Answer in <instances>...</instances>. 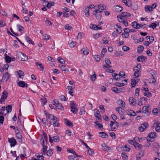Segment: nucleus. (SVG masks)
Returning a JSON list of instances; mask_svg holds the SVG:
<instances>
[{"instance_id": "nucleus-23", "label": "nucleus", "mask_w": 160, "mask_h": 160, "mask_svg": "<svg viewBox=\"0 0 160 160\" xmlns=\"http://www.w3.org/2000/svg\"><path fill=\"white\" fill-rule=\"evenodd\" d=\"M154 125L155 126V130L157 132H160V122H156L154 124Z\"/></svg>"}, {"instance_id": "nucleus-7", "label": "nucleus", "mask_w": 160, "mask_h": 160, "mask_svg": "<svg viewBox=\"0 0 160 160\" xmlns=\"http://www.w3.org/2000/svg\"><path fill=\"white\" fill-rule=\"evenodd\" d=\"M113 10L116 12H119L122 11L123 9L122 7L119 5H115L112 8Z\"/></svg>"}, {"instance_id": "nucleus-33", "label": "nucleus", "mask_w": 160, "mask_h": 160, "mask_svg": "<svg viewBox=\"0 0 160 160\" xmlns=\"http://www.w3.org/2000/svg\"><path fill=\"white\" fill-rule=\"evenodd\" d=\"M116 25L117 28H116V31L119 34L121 33L122 31V28H121V27L118 24H116Z\"/></svg>"}, {"instance_id": "nucleus-1", "label": "nucleus", "mask_w": 160, "mask_h": 160, "mask_svg": "<svg viewBox=\"0 0 160 160\" xmlns=\"http://www.w3.org/2000/svg\"><path fill=\"white\" fill-rule=\"evenodd\" d=\"M121 15L117 16V18L118 21L122 23L125 26H127L128 25V23L126 18H128L131 16L130 13L127 12H122L121 13Z\"/></svg>"}, {"instance_id": "nucleus-59", "label": "nucleus", "mask_w": 160, "mask_h": 160, "mask_svg": "<svg viewBox=\"0 0 160 160\" xmlns=\"http://www.w3.org/2000/svg\"><path fill=\"white\" fill-rule=\"evenodd\" d=\"M46 23L49 25H52V23L50 22L48 18H46V20L45 21Z\"/></svg>"}, {"instance_id": "nucleus-61", "label": "nucleus", "mask_w": 160, "mask_h": 160, "mask_svg": "<svg viewBox=\"0 0 160 160\" xmlns=\"http://www.w3.org/2000/svg\"><path fill=\"white\" fill-rule=\"evenodd\" d=\"M65 28L68 30H70L72 29V27L69 24H67L65 26Z\"/></svg>"}, {"instance_id": "nucleus-45", "label": "nucleus", "mask_w": 160, "mask_h": 160, "mask_svg": "<svg viewBox=\"0 0 160 160\" xmlns=\"http://www.w3.org/2000/svg\"><path fill=\"white\" fill-rule=\"evenodd\" d=\"M43 39L46 41L49 40L50 38V36L47 34L43 35Z\"/></svg>"}, {"instance_id": "nucleus-9", "label": "nucleus", "mask_w": 160, "mask_h": 160, "mask_svg": "<svg viewBox=\"0 0 160 160\" xmlns=\"http://www.w3.org/2000/svg\"><path fill=\"white\" fill-rule=\"evenodd\" d=\"M101 12V11L95 10L93 12V14L97 18L100 19L102 17Z\"/></svg>"}, {"instance_id": "nucleus-4", "label": "nucleus", "mask_w": 160, "mask_h": 160, "mask_svg": "<svg viewBox=\"0 0 160 160\" xmlns=\"http://www.w3.org/2000/svg\"><path fill=\"white\" fill-rule=\"evenodd\" d=\"M156 137V133L155 132H150L148 136L147 137V140L148 142H151L154 140V138Z\"/></svg>"}, {"instance_id": "nucleus-34", "label": "nucleus", "mask_w": 160, "mask_h": 160, "mask_svg": "<svg viewBox=\"0 0 160 160\" xmlns=\"http://www.w3.org/2000/svg\"><path fill=\"white\" fill-rule=\"evenodd\" d=\"M129 101L131 104L134 105L135 103V102L136 101V100L134 98L131 97L129 98Z\"/></svg>"}, {"instance_id": "nucleus-42", "label": "nucleus", "mask_w": 160, "mask_h": 160, "mask_svg": "<svg viewBox=\"0 0 160 160\" xmlns=\"http://www.w3.org/2000/svg\"><path fill=\"white\" fill-rule=\"evenodd\" d=\"M12 106L11 105H8L6 107V110L7 113H9L12 111Z\"/></svg>"}, {"instance_id": "nucleus-25", "label": "nucleus", "mask_w": 160, "mask_h": 160, "mask_svg": "<svg viewBox=\"0 0 160 160\" xmlns=\"http://www.w3.org/2000/svg\"><path fill=\"white\" fill-rule=\"evenodd\" d=\"M145 11L146 12H149L150 13L152 12L153 10H152V8L151 6L149 5H146L145 7Z\"/></svg>"}, {"instance_id": "nucleus-3", "label": "nucleus", "mask_w": 160, "mask_h": 160, "mask_svg": "<svg viewBox=\"0 0 160 160\" xmlns=\"http://www.w3.org/2000/svg\"><path fill=\"white\" fill-rule=\"evenodd\" d=\"M53 118L50 120V121L51 124H52L54 127H58L59 126L58 120L56 117H53Z\"/></svg>"}, {"instance_id": "nucleus-64", "label": "nucleus", "mask_w": 160, "mask_h": 160, "mask_svg": "<svg viewBox=\"0 0 160 160\" xmlns=\"http://www.w3.org/2000/svg\"><path fill=\"white\" fill-rule=\"evenodd\" d=\"M122 49L124 51L126 52L129 50V48L126 46H124L122 47Z\"/></svg>"}, {"instance_id": "nucleus-41", "label": "nucleus", "mask_w": 160, "mask_h": 160, "mask_svg": "<svg viewBox=\"0 0 160 160\" xmlns=\"http://www.w3.org/2000/svg\"><path fill=\"white\" fill-rule=\"evenodd\" d=\"M17 27L18 28V31L20 32H22L24 31L23 29V28L19 24H17Z\"/></svg>"}, {"instance_id": "nucleus-6", "label": "nucleus", "mask_w": 160, "mask_h": 160, "mask_svg": "<svg viewBox=\"0 0 160 160\" xmlns=\"http://www.w3.org/2000/svg\"><path fill=\"white\" fill-rule=\"evenodd\" d=\"M8 93L6 91H4L2 93L1 98L0 99V103H2L4 102L5 99L7 97Z\"/></svg>"}, {"instance_id": "nucleus-32", "label": "nucleus", "mask_w": 160, "mask_h": 160, "mask_svg": "<svg viewBox=\"0 0 160 160\" xmlns=\"http://www.w3.org/2000/svg\"><path fill=\"white\" fill-rule=\"evenodd\" d=\"M83 54L85 55H87L89 53V50L87 47L83 48L82 50Z\"/></svg>"}, {"instance_id": "nucleus-17", "label": "nucleus", "mask_w": 160, "mask_h": 160, "mask_svg": "<svg viewBox=\"0 0 160 160\" xmlns=\"http://www.w3.org/2000/svg\"><path fill=\"white\" fill-rule=\"evenodd\" d=\"M90 28L95 30H98L101 29L102 28L101 26H100V27H98V26L93 24H90Z\"/></svg>"}, {"instance_id": "nucleus-51", "label": "nucleus", "mask_w": 160, "mask_h": 160, "mask_svg": "<svg viewBox=\"0 0 160 160\" xmlns=\"http://www.w3.org/2000/svg\"><path fill=\"white\" fill-rule=\"evenodd\" d=\"M127 114L128 115L130 116H134L136 115L135 112L132 110H130V111L128 112Z\"/></svg>"}, {"instance_id": "nucleus-36", "label": "nucleus", "mask_w": 160, "mask_h": 160, "mask_svg": "<svg viewBox=\"0 0 160 160\" xmlns=\"http://www.w3.org/2000/svg\"><path fill=\"white\" fill-rule=\"evenodd\" d=\"M144 49V47L143 46L139 45L137 48V52L138 53H141L142 52Z\"/></svg>"}, {"instance_id": "nucleus-14", "label": "nucleus", "mask_w": 160, "mask_h": 160, "mask_svg": "<svg viewBox=\"0 0 160 160\" xmlns=\"http://www.w3.org/2000/svg\"><path fill=\"white\" fill-rule=\"evenodd\" d=\"M10 77L9 73L8 72H6L3 75L2 80L5 82L7 81Z\"/></svg>"}, {"instance_id": "nucleus-13", "label": "nucleus", "mask_w": 160, "mask_h": 160, "mask_svg": "<svg viewBox=\"0 0 160 160\" xmlns=\"http://www.w3.org/2000/svg\"><path fill=\"white\" fill-rule=\"evenodd\" d=\"M8 141L10 143L11 147H14L17 144V141L13 138H9Z\"/></svg>"}, {"instance_id": "nucleus-27", "label": "nucleus", "mask_w": 160, "mask_h": 160, "mask_svg": "<svg viewBox=\"0 0 160 160\" xmlns=\"http://www.w3.org/2000/svg\"><path fill=\"white\" fill-rule=\"evenodd\" d=\"M25 39L27 41L29 44H32L33 45H34V42L31 40V38L28 36L26 35L25 36Z\"/></svg>"}, {"instance_id": "nucleus-18", "label": "nucleus", "mask_w": 160, "mask_h": 160, "mask_svg": "<svg viewBox=\"0 0 160 160\" xmlns=\"http://www.w3.org/2000/svg\"><path fill=\"white\" fill-rule=\"evenodd\" d=\"M148 72L149 73L150 76H152L153 77H156L157 76V72L153 70H151Z\"/></svg>"}, {"instance_id": "nucleus-10", "label": "nucleus", "mask_w": 160, "mask_h": 160, "mask_svg": "<svg viewBox=\"0 0 160 160\" xmlns=\"http://www.w3.org/2000/svg\"><path fill=\"white\" fill-rule=\"evenodd\" d=\"M148 126V123L146 122H144L142 123L141 126L139 127L138 129L141 132H143L147 128Z\"/></svg>"}, {"instance_id": "nucleus-29", "label": "nucleus", "mask_w": 160, "mask_h": 160, "mask_svg": "<svg viewBox=\"0 0 160 160\" xmlns=\"http://www.w3.org/2000/svg\"><path fill=\"white\" fill-rule=\"evenodd\" d=\"M99 136L103 138H107L108 137L107 133L104 132H99Z\"/></svg>"}, {"instance_id": "nucleus-57", "label": "nucleus", "mask_w": 160, "mask_h": 160, "mask_svg": "<svg viewBox=\"0 0 160 160\" xmlns=\"http://www.w3.org/2000/svg\"><path fill=\"white\" fill-rule=\"evenodd\" d=\"M57 60L58 62L61 63L62 64L65 62V60L61 58L60 57H59L58 58Z\"/></svg>"}, {"instance_id": "nucleus-8", "label": "nucleus", "mask_w": 160, "mask_h": 160, "mask_svg": "<svg viewBox=\"0 0 160 160\" xmlns=\"http://www.w3.org/2000/svg\"><path fill=\"white\" fill-rule=\"evenodd\" d=\"M49 142L51 143H52L53 141L55 142H58L59 141V138L58 136L52 137L51 138L50 135H49Z\"/></svg>"}, {"instance_id": "nucleus-30", "label": "nucleus", "mask_w": 160, "mask_h": 160, "mask_svg": "<svg viewBox=\"0 0 160 160\" xmlns=\"http://www.w3.org/2000/svg\"><path fill=\"white\" fill-rule=\"evenodd\" d=\"M134 146L136 149L138 150H139L142 147L141 145L136 142H135L134 144Z\"/></svg>"}, {"instance_id": "nucleus-44", "label": "nucleus", "mask_w": 160, "mask_h": 160, "mask_svg": "<svg viewBox=\"0 0 160 160\" xmlns=\"http://www.w3.org/2000/svg\"><path fill=\"white\" fill-rule=\"evenodd\" d=\"M107 49L106 48H103L101 52V57L103 58L104 56L105 53L107 52Z\"/></svg>"}, {"instance_id": "nucleus-22", "label": "nucleus", "mask_w": 160, "mask_h": 160, "mask_svg": "<svg viewBox=\"0 0 160 160\" xmlns=\"http://www.w3.org/2000/svg\"><path fill=\"white\" fill-rule=\"evenodd\" d=\"M105 62L107 65L103 66V68L104 69H105L107 68L112 67L110 65V64L111 63L109 59H107L105 60Z\"/></svg>"}, {"instance_id": "nucleus-49", "label": "nucleus", "mask_w": 160, "mask_h": 160, "mask_svg": "<svg viewBox=\"0 0 160 160\" xmlns=\"http://www.w3.org/2000/svg\"><path fill=\"white\" fill-rule=\"evenodd\" d=\"M88 153L89 155L90 156H92L94 155V153L92 150L90 148V149H88Z\"/></svg>"}, {"instance_id": "nucleus-5", "label": "nucleus", "mask_w": 160, "mask_h": 160, "mask_svg": "<svg viewBox=\"0 0 160 160\" xmlns=\"http://www.w3.org/2000/svg\"><path fill=\"white\" fill-rule=\"evenodd\" d=\"M70 106L71 109V112L74 114H76L78 111V110L76 108V103L73 102H71Z\"/></svg>"}, {"instance_id": "nucleus-38", "label": "nucleus", "mask_w": 160, "mask_h": 160, "mask_svg": "<svg viewBox=\"0 0 160 160\" xmlns=\"http://www.w3.org/2000/svg\"><path fill=\"white\" fill-rule=\"evenodd\" d=\"M84 12L85 13V15L86 16L88 17L89 15V8H85L84 10Z\"/></svg>"}, {"instance_id": "nucleus-48", "label": "nucleus", "mask_w": 160, "mask_h": 160, "mask_svg": "<svg viewBox=\"0 0 160 160\" xmlns=\"http://www.w3.org/2000/svg\"><path fill=\"white\" fill-rule=\"evenodd\" d=\"M94 123L100 129H101L102 128L103 126L100 123H99L98 121H97L96 122H94Z\"/></svg>"}, {"instance_id": "nucleus-43", "label": "nucleus", "mask_w": 160, "mask_h": 160, "mask_svg": "<svg viewBox=\"0 0 160 160\" xmlns=\"http://www.w3.org/2000/svg\"><path fill=\"white\" fill-rule=\"evenodd\" d=\"M131 84L132 87H135L136 84V80H135V79H131Z\"/></svg>"}, {"instance_id": "nucleus-28", "label": "nucleus", "mask_w": 160, "mask_h": 160, "mask_svg": "<svg viewBox=\"0 0 160 160\" xmlns=\"http://www.w3.org/2000/svg\"><path fill=\"white\" fill-rule=\"evenodd\" d=\"M18 84L21 87H26L27 88L28 87V85L26 84L25 85V82L22 81H19L18 83Z\"/></svg>"}, {"instance_id": "nucleus-54", "label": "nucleus", "mask_w": 160, "mask_h": 160, "mask_svg": "<svg viewBox=\"0 0 160 160\" xmlns=\"http://www.w3.org/2000/svg\"><path fill=\"white\" fill-rule=\"evenodd\" d=\"M52 150L51 149H49L47 152V155L48 156H51L52 154Z\"/></svg>"}, {"instance_id": "nucleus-37", "label": "nucleus", "mask_w": 160, "mask_h": 160, "mask_svg": "<svg viewBox=\"0 0 160 160\" xmlns=\"http://www.w3.org/2000/svg\"><path fill=\"white\" fill-rule=\"evenodd\" d=\"M56 106L57 109H59L61 110H63L64 109L63 107L62 106L61 103H58Z\"/></svg>"}, {"instance_id": "nucleus-15", "label": "nucleus", "mask_w": 160, "mask_h": 160, "mask_svg": "<svg viewBox=\"0 0 160 160\" xmlns=\"http://www.w3.org/2000/svg\"><path fill=\"white\" fill-rule=\"evenodd\" d=\"M94 111H95L94 114L96 118H97L98 120H101V115L99 114V111L97 110V109H96Z\"/></svg>"}, {"instance_id": "nucleus-35", "label": "nucleus", "mask_w": 160, "mask_h": 160, "mask_svg": "<svg viewBox=\"0 0 160 160\" xmlns=\"http://www.w3.org/2000/svg\"><path fill=\"white\" fill-rule=\"evenodd\" d=\"M60 67L62 71H66L67 70L68 72V69L66 66L63 65H61L60 66Z\"/></svg>"}, {"instance_id": "nucleus-20", "label": "nucleus", "mask_w": 160, "mask_h": 160, "mask_svg": "<svg viewBox=\"0 0 160 160\" xmlns=\"http://www.w3.org/2000/svg\"><path fill=\"white\" fill-rule=\"evenodd\" d=\"M102 150L104 151H108L110 150H111V148L109 147L105 143L102 144Z\"/></svg>"}, {"instance_id": "nucleus-62", "label": "nucleus", "mask_w": 160, "mask_h": 160, "mask_svg": "<svg viewBox=\"0 0 160 160\" xmlns=\"http://www.w3.org/2000/svg\"><path fill=\"white\" fill-rule=\"evenodd\" d=\"M99 108L101 109V112L102 113H103L105 112V109L103 107V106L102 105H101L99 106Z\"/></svg>"}, {"instance_id": "nucleus-47", "label": "nucleus", "mask_w": 160, "mask_h": 160, "mask_svg": "<svg viewBox=\"0 0 160 160\" xmlns=\"http://www.w3.org/2000/svg\"><path fill=\"white\" fill-rule=\"evenodd\" d=\"M86 111H85V108L84 107H82L80 110V114L82 115L85 114Z\"/></svg>"}, {"instance_id": "nucleus-40", "label": "nucleus", "mask_w": 160, "mask_h": 160, "mask_svg": "<svg viewBox=\"0 0 160 160\" xmlns=\"http://www.w3.org/2000/svg\"><path fill=\"white\" fill-rule=\"evenodd\" d=\"M18 73L19 78H21L22 76H24V72L21 70H19L18 72Z\"/></svg>"}, {"instance_id": "nucleus-60", "label": "nucleus", "mask_w": 160, "mask_h": 160, "mask_svg": "<svg viewBox=\"0 0 160 160\" xmlns=\"http://www.w3.org/2000/svg\"><path fill=\"white\" fill-rule=\"evenodd\" d=\"M149 27L150 28L154 29L157 27V24L154 23H152L151 24H150Z\"/></svg>"}, {"instance_id": "nucleus-53", "label": "nucleus", "mask_w": 160, "mask_h": 160, "mask_svg": "<svg viewBox=\"0 0 160 160\" xmlns=\"http://www.w3.org/2000/svg\"><path fill=\"white\" fill-rule=\"evenodd\" d=\"M96 75L94 74L93 75H91L90 77V79L92 81H94L96 79Z\"/></svg>"}, {"instance_id": "nucleus-11", "label": "nucleus", "mask_w": 160, "mask_h": 160, "mask_svg": "<svg viewBox=\"0 0 160 160\" xmlns=\"http://www.w3.org/2000/svg\"><path fill=\"white\" fill-rule=\"evenodd\" d=\"M118 123L116 122L111 121L110 126L112 129L117 128L118 127Z\"/></svg>"}, {"instance_id": "nucleus-63", "label": "nucleus", "mask_w": 160, "mask_h": 160, "mask_svg": "<svg viewBox=\"0 0 160 160\" xmlns=\"http://www.w3.org/2000/svg\"><path fill=\"white\" fill-rule=\"evenodd\" d=\"M120 77H121L125 78V73L123 71H120L119 73Z\"/></svg>"}, {"instance_id": "nucleus-2", "label": "nucleus", "mask_w": 160, "mask_h": 160, "mask_svg": "<svg viewBox=\"0 0 160 160\" xmlns=\"http://www.w3.org/2000/svg\"><path fill=\"white\" fill-rule=\"evenodd\" d=\"M17 57L19 60L22 61H25L28 59L27 55L20 52H17Z\"/></svg>"}, {"instance_id": "nucleus-31", "label": "nucleus", "mask_w": 160, "mask_h": 160, "mask_svg": "<svg viewBox=\"0 0 160 160\" xmlns=\"http://www.w3.org/2000/svg\"><path fill=\"white\" fill-rule=\"evenodd\" d=\"M64 121L65 124L68 126H72V124L69 120H68L67 119L65 118Z\"/></svg>"}, {"instance_id": "nucleus-26", "label": "nucleus", "mask_w": 160, "mask_h": 160, "mask_svg": "<svg viewBox=\"0 0 160 160\" xmlns=\"http://www.w3.org/2000/svg\"><path fill=\"white\" fill-rule=\"evenodd\" d=\"M117 103L118 104L122 107L126 108V105L125 102L122 100L119 99Z\"/></svg>"}, {"instance_id": "nucleus-21", "label": "nucleus", "mask_w": 160, "mask_h": 160, "mask_svg": "<svg viewBox=\"0 0 160 160\" xmlns=\"http://www.w3.org/2000/svg\"><path fill=\"white\" fill-rule=\"evenodd\" d=\"M16 138L17 140L21 143H22V135L21 133H19L16 134Z\"/></svg>"}, {"instance_id": "nucleus-39", "label": "nucleus", "mask_w": 160, "mask_h": 160, "mask_svg": "<svg viewBox=\"0 0 160 160\" xmlns=\"http://www.w3.org/2000/svg\"><path fill=\"white\" fill-rule=\"evenodd\" d=\"M141 67L140 64H138L137 66L135 67L133 70L134 71L139 72L141 69Z\"/></svg>"}, {"instance_id": "nucleus-24", "label": "nucleus", "mask_w": 160, "mask_h": 160, "mask_svg": "<svg viewBox=\"0 0 160 160\" xmlns=\"http://www.w3.org/2000/svg\"><path fill=\"white\" fill-rule=\"evenodd\" d=\"M146 58L142 55L138 57L137 60L138 62H144L145 61Z\"/></svg>"}, {"instance_id": "nucleus-50", "label": "nucleus", "mask_w": 160, "mask_h": 160, "mask_svg": "<svg viewBox=\"0 0 160 160\" xmlns=\"http://www.w3.org/2000/svg\"><path fill=\"white\" fill-rule=\"evenodd\" d=\"M55 116L53 114H50L48 113V115L46 116V117L48 119H49L50 120H52V118H53V117H55Z\"/></svg>"}, {"instance_id": "nucleus-55", "label": "nucleus", "mask_w": 160, "mask_h": 160, "mask_svg": "<svg viewBox=\"0 0 160 160\" xmlns=\"http://www.w3.org/2000/svg\"><path fill=\"white\" fill-rule=\"evenodd\" d=\"M112 90L116 93H119V88H117L113 87L112 88Z\"/></svg>"}, {"instance_id": "nucleus-56", "label": "nucleus", "mask_w": 160, "mask_h": 160, "mask_svg": "<svg viewBox=\"0 0 160 160\" xmlns=\"http://www.w3.org/2000/svg\"><path fill=\"white\" fill-rule=\"evenodd\" d=\"M122 156L123 159L124 160L127 159V156L126 155V153L125 152H123L122 153Z\"/></svg>"}, {"instance_id": "nucleus-58", "label": "nucleus", "mask_w": 160, "mask_h": 160, "mask_svg": "<svg viewBox=\"0 0 160 160\" xmlns=\"http://www.w3.org/2000/svg\"><path fill=\"white\" fill-rule=\"evenodd\" d=\"M94 58L96 60V61L98 62H99L100 61V57L99 55H95L94 56Z\"/></svg>"}, {"instance_id": "nucleus-19", "label": "nucleus", "mask_w": 160, "mask_h": 160, "mask_svg": "<svg viewBox=\"0 0 160 160\" xmlns=\"http://www.w3.org/2000/svg\"><path fill=\"white\" fill-rule=\"evenodd\" d=\"M98 8L96 10H98L100 11H101V12H102V10L106 9V6L104 4L100 3L98 5Z\"/></svg>"}, {"instance_id": "nucleus-16", "label": "nucleus", "mask_w": 160, "mask_h": 160, "mask_svg": "<svg viewBox=\"0 0 160 160\" xmlns=\"http://www.w3.org/2000/svg\"><path fill=\"white\" fill-rule=\"evenodd\" d=\"M115 109L119 115L123 114L124 113V110L121 107H116Z\"/></svg>"}, {"instance_id": "nucleus-52", "label": "nucleus", "mask_w": 160, "mask_h": 160, "mask_svg": "<svg viewBox=\"0 0 160 160\" xmlns=\"http://www.w3.org/2000/svg\"><path fill=\"white\" fill-rule=\"evenodd\" d=\"M156 77L151 78H149V81L150 83H154L156 82Z\"/></svg>"}, {"instance_id": "nucleus-12", "label": "nucleus", "mask_w": 160, "mask_h": 160, "mask_svg": "<svg viewBox=\"0 0 160 160\" xmlns=\"http://www.w3.org/2000/svg\"><path fill=\"white\" fill-rule=\"evenodd\" d=\"M148 107L145 106L142 108V111L143 116L146 117L148 115L149 113L148 110Z\"/></svg>"}, {"instance_id": "nucleus-46", "label": "nucleus", "mask_w": 160, "mask_h": 160, "mask_svg": "<svg viewBox=\"0 0 160 160\" xmlns=\"http://www.w3.org/2000/svg\"><path fill=\"white\" fill-rule=\"evenodd\" d=\"M152 112L153 114L156 115H158L159 113V110L157 108H155L153 109L152 110Z\"/></svg>"}]
</instances>
